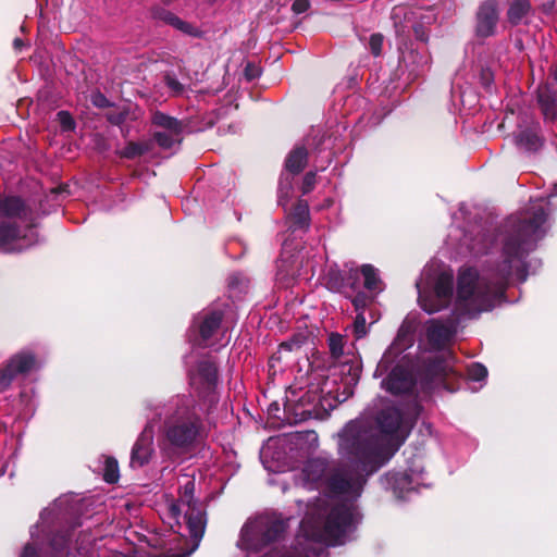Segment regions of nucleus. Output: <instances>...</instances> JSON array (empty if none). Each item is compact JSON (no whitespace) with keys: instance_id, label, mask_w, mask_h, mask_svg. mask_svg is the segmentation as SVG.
I'll return each instance as SVG.
<instances>
[{"instance_id":"nucleus-9","label":"nucleus","mask_w":557,"mask_h":557,"mask_svg":"<svg viewBox=\"0 0 557 557\" xmlns=\"http://www.w3.org/2000/svg\"><path fill=\"white\" fill-rule=\"evenodd\" d=\"M0 216L7 221L18 220L26 223V228L37 226L34 210L20 196H4L0 198Z\"/></svg>"},{"instance_id":"nucleus-60","label":"nucleus","mask_w":557,"mask_h":557,"mask_svg":"<svg viewBox=\"0 0 557 557\" xmlns=\"http://www.w3.org/2000/svg\"><path fill=\"white\" fill-rule=\"evenodd\" d=\"M44 10H45V8H44L42 3L39 2V13H40V16H44Z\"/></svg>"},{"instance_id":"nucleus-39","label":"nucleus","mask_w":557,"mask_h":557,"mask_svg":"<svg viewBox=\"0 0 557 557\" xmlns=\"http://www.w3.org/2000/svg\"><path fill=\"white\" fill-rule=\"evenodd\" d=\"M343 276L345 292H347L348 288L352 292H356L359 288L360 274L358 269H350L345 272Z\"/></svg>"},{"instance_id":"nucleus-23","label":"nucleus","mask_w":557,"mask_h":557,"mask_svg":"<svg viewBox=\"0 0 557 557\" xmlns=\"http://www.w3.org/2000/svg\"><path fill=\"white\" fill-rule=\"evenodd\" d=\"M330 495L338 496L347 494L352 487V481L343 471L334 470L325 481Z\"/></svg>"},{"instance_id":"nucleus-37","label":"nucleus","mask_w":557,"mask_h":557,"mask_svg":"<svg viewBox=\"0 0 557 557\" xmlns=\"http://www.w3.org/2000/svg\"><path fill=\"white\" fill-rule=\"evenodd\" d=\"M57 121L62 132H74L76 128L73 115L66 110H61L57 113Z\"/></svg>"},{"instance_id":"nucleus-57","label":"nucleus","mask_w":557,"mask_h":557,"mask_svg":"<svg viewBox=\"0 0 557 557\" xmlns=\"http://www.w3.org/2000/svg\"><path fill=\"white\" fill-rule=\"evenodd\" d=\"M554 4L555 2H544L542 5V11L547 14L552 13L554 10Z\"/></svg>"},{"instance_id":"nucleus-20","label":"nucleus","mask_w":557,"mask_h":557,"mask_svg":"<svg viewBox=\"0 0 557 557\" xmlns=\"http://www.w3.org/2000/svg\"><path fill=\"white\" fill-rule=\"evenodd\" d=\"M184 518L186 520L190 536L194 540L199 541L203 536L206 530V511L201 508L200 505L188 507L185 511Z\"/></svg>"},{"instance_id":"nucleus-56","label":"nucleus","mask_w":557,"mask_h":557,"mask_svg":"<svg viewBox=\"0 0 557 557\" xmlns=\"http://www.w3.org/2000/svg\"><path fill=\"white\" fill-rule=\"evenodd\" d=\"M240 277L238 274H232L228 278V286L232 288H235L239 285Z\"/></svg>"},{"instance_id":"nucleus-6","label":"nucleus","mask_w":557,"mask_h":557,"mask_svg":"<svg viewBox=\"0 0 557 557\" xmlns=\"http://www.w3.org/2000/svg\"><path fill=\"white\" fill-rule=\"evenodd\" d=\"M224 318L225 311L219 308H207L194 315L189 331L198 336L196 344L206 346L221 329Z\"/></svg>"},{"instance_id":"nucleus-44","label":"nucleus","mask_w":557,"mask_h":557,"mask_svg":"<svg viewBox=\"0 0 557 557\" xmlns=\"http://www.w3.org/2000/svg\"><path fill=\"white\" fill-rule=\"evenodd\" d=\"M315 184H317V173L313 171L307 172L302 178V184L300 187L302 195H307V194L311 193L314 189Z\"/></svg>"},{"instance_id":"nucleus-45","label":"nucleus","mask_w":557,"mask_h":557,"mask_svg":"<svg viewBox=\"0 0 557 557\" xmlns=\"http://www.w3.org/2000/svg\"><path fill=\"white\" fill-rule=\"evenodd\" d=\"M383 35L380 33H374L370 36L369 39V47L371 50V53L374 57H379L382 53V47H383Z\"/></svg>"},{"instance_id":"nucleus-8","label":"nucleus","mask_w":557,"mask_h":557,"mask_svg":"<svg viewBox=\"0 0 557 557\" xmlns=\"http://www.w3.org/2000/svg\"><path fill=\"white\" fill-rule=\"evenodd\" d=\"M354 507L348 503L333 506L326 517L324 531L327 536L337 541L345 536L354 520Z\"/></svg>"},{"instance_id":"nucleus-10","label":"nucleus","mask_w":557,"mask_h":557,"mask_svg":"<svg viewBox=\"0 0 557 557\" xmlns=\"http://www.w3.org/2000/svg\"><path fill=\"white\" fill-rule=\"evenodd\" d=\"M499 9L496 2H482L474 16V35L480 39L493 37L497 33Z\"/></svg>"},{"instance_id":"nucleus-55","label":"nucleus","mask_w":557,"mask_h":557,"mask_svg":"<svg viewBox=\"0 0 557 557\" xmlns=\"http://www.w3.org/2000/svg\"><path fill=\"white\" fill-rule=\"evenodd\" d=\"M170 512L173 518H177L181 515V503H174L170 506Z\"/></svg>"},{"instance_id":"nucleus-29","label":"nucleus","mask_w":557,"mask_h":557,"mask_svg":"<svg viewBox=\"0 0 557 557\" xmlns=\"http://www.w3.org/2000/svg\"><path fill=\"white\" fill-rule=\"evenodd\" d=\"M293 176L289 173L282 172L277 186V203L285 207L289 200L293 190Z\"/></svg>"},{"instance_id":"nucleus-3","label":"nucleus","mask_w":557,"mask_h":557,"mask_svg":"<svg viewBox=\"0 0 557 557\" xmlns=\"http://www.w3.org/2000/svg\"><path fill=\"white\" fill-rule=\"evenodd\" d=\"M202 428V419L195 406L180 405L163 423L164 442L174 451H188L196 443Z\"/></svg>"},{"instance_id":"nucleus-2","label":"nucleus","mask_w":557,"mask_h":557,"mask_svg":"<svg viewBox=\"0 0 557 557\" xmlns=\"http://www.w3.org/2000/svg\"><path fill=\"white\" fill-rule=\"evenodd\" d=\"M338 453L355 471L366 475L384 463L377 436L356 422H349L339 434Z\"/></svg>"},{"instance_id":"nucleus-38","label":"nucleus","mask_w":557,"mask_h":557,"mask_svg":"<svg viewBox=\"0 0 557 557\" xmlns=\"http://www.w3.org/2000/svg\"><path fill=\"white\" fill-rule=\"evenodd\" d=\"M344 273H341V272H331L330 275H329V278H327V288L333 290V292H337V293H342L346 296V294H348L347 292H345L344 289Z\"/></svg>"},{"instance_id":"nucleus-4","label":"nucleus","mask_w":557,"mask_h":557,"mask_svg":"<svg viewBox=\"0 0 557 557\" xmlns=\"http://www.w3.org/2000/svg\"><path fill=\"white\" fill-rule=\"evenodd\" d=\"M287 528V521L276 515L259 516L244 524L240 531V540L247 548L259 552L265 546L280 541Z\"/></svg>"},{"instance_id":"nucleus-17","label":"nucleus","mask_w":557,"mask_h":557,"mask_svg":"<svg viewBox=\"0 0 557 557\" xmlns=\"http://www.w3.org/2000/svg\"><path fill=\"white\" fill-rule=\"evenodd\" d=\"M536 104L545 122L557 120V94L548 84H541L535 91Z\"/></svg>"},{"instance_id":"nucleus-25","label":"nucleus","mask_w":557,"mask_h":557,"mask_svg":"<svg viewBox=\"0 0 557 557\" xmlns=\"http://www.w3.org/2000/svg\"><path fill=\"white\" fill-rule=\"evenodd\" d=\"M385 480L397 496L412 490V478L407 472H388Z\"/></svg>"},{"instance_id":"nucleus-58","label":"nucleus","mask_w":557,"mask_h":557,"mask_svg":"<svg viewBox=\"0 0 557 557\" xmlns=\"http://www.w3.org/2000/svg\"><path fill=\"white\" fill-rule=\"evenodd\" d=\"M23 46H24V41L21 38H15L13 40V47H14L15 50L20 51Z\"/></svg>"},{"instance_id":"nucleus-19","label":"nucleus","mask_w":557,"mask_h":557,"mask_svg":"<svg viewBox=\"0 0 557 557\" xmlns=\"http://www.w3.org/2000/svg\"><path fill=\"white\" fill-rule=\"evenodd\" d=\"M36 356L32 351H20L5 362V367L11 372L13 379L18 375H27L36 367Z\"/></svg>"},{"instance_id":"nucleus-35","label":"nucleus","mask_w":557,"mask_h":557,"mask_svg":"<svg viewBox=\"0 0 557 557\" xmlns=\"http://www.w3.org/2000/svg\"><path fill=\"white\" fill-rule=\"evenodd\" d=\"M346 297L351 299V304L357 312H363L373 302V297L361 290H358L355 296L346 294Z\"/></svg>"},{"instance_id":"nucleus-36","label":"nucleus","mask_w":557,"mask_h":557,"mask_svg":"<svg viewBox=\"0 0 557 557\" xmlns=\"http://www.w3.org/2000/svg\"><path fill=\"white\" fill-rule=\"evenodd\" d=\"M329 349L333 358H339L344 354V337L338 333H331Z\"/></svg>"},{"instance_id":"nucleus-49","label":"nucleus","mask_w":557,"mask_h":557,"mask_svg":"<svg viewBox=\"0 0 557 557\" xmlns=\"http://www.w3.org/2000/svg\"><path fill=\"white\" fill-rule=\"evenodd\" d=\"M127 117V113L125 111H119V112H110L107 114V121L112 124L120 126L122 125Z\"/></svg>"},{"instance_id":"nucleus-30","label":"nucleus","mask_w":557,"mask_h":557,"mask_svg":"<svg viewBox=\"0 0 557 557\" xmlns=\"http://www.w3.org/2000/svg\"><path fill=\"white\" fill-rule=\"evenodd\" d=\"M152 138L164 150L173 148L175 144H181L183 140L182 134H174L172 132H154Z\"/></svg>"},{"instance_id":"nucleus-40","label":"nucleus","mask_w":557,"mask_h":557,"mask_svg":"<svg viewBox=\"0 0 557 557\" xmlns=\"http://www.w3.org/2000/svg\"><path fill=\"white\" fill-rule=\"evenodd\" d=\"M70 543V534L67 532H58L55 533L51 541L50 545L55 552L64 550Z\"/></svg>"},{"instance_id":"nucleus-1","label":"nucleus","mask_w":557,"mask_h":557,"mask_svg":"<svg viewBox=\"0 0 557 557\" xmlns=\"http://www.w3.org/2000/svg\"><path fill=\"white\" fill-rule=\"evenodd\" d=\"M547 220L543 207L533 210L530 216H509L503 224V260L495 267L488 277L479 276L476 270L468 268L457 278L455 317L447 324L433 321L426 330L429 344L435 350L443 349L455 336L459 315L475 317L494 308L497 300L505 296L509 277L516 267L520 281H525L527 269L523 260L543 237L542 226Z\"/></svg>"},{"instance_id":"nucleus-12","label":"nucleus","mask_w":557,"mask_h":557,"mask_svg":"<svg viewBox=\"0 0 557 557\" xmlns=\"http://www.w3.org/2000/svg\"><path fill=\"white\" fill-rule=\"evenodd\" d=\"M404 422V413L396 406H386L383 407L375 417V423L379 431L386 435L396 437L397 448L405 442V435L399 436L398 433L401 430V425Z\"/></svg>"},{"instance_id":"nucleus-51","label":"nucleus","mask_w":557,"mask_h":557,"mask_svg":"<svg viewBox=\"0 0 557 557\" xmlns=\"http://www.w3.org/2000/svg\"><path fill=\"white\" fill-rule=\"evenodd\" d=\"M91 101L94 106L101 109L109 108L112 106L109 99L101 92H97L96 95H94Z\"/></svg>"},{"instance_id":"nucleus-5","label":"nucleus","mask_w":557,"mask_h":557,"mask_svg":"<svg viewBox=\"0 0 557 557\" xmlns=\"http://www.w3.org/2000/svg\"><path fill=\"white\" fill-rule=\"evenodd\" d=\"M456 377V371L443 357L426 359L420 371L423 388H431L433 384H442L449 392H454L455 387L450 385L449 381Z\"/></svg>"},{"instance_id":"nucleus-14","label":"nucleus","mask_w":557,"mask_h":557,"mask_svg":"<svg viewBox=\"0 0 557 557\" xmlns=\"http://www.w3.org/2000/svg\"><path fill=\"white\" fill-rule=\"evenodd\" d=\"M513 138L516 146L529 153L540 151L545 144L542 127L537 121H532L525 127L520 126Z\"/></svg>"},{"instance_id":"nucleus-47","label":"nucleus","mask_w":557,"mask_h":557,"mask_svg":"<svg viewBox=\"0 0 557 557\" xmlns=\"http://www.w3.org/2000/svg\"><path fill=\"white\" fill-rule=\"evenodd\" d=\"M304 341H305V337H302V336H294L289 341L283 342L280 345V348L284 349V350L293 351L294 349L300 348Z\"/></svg>"},{"instance_id":"nucleus-31","label":"nucleus","mask_w":557,"mask_h":557,"mask_svg":"<svg viewBox=\"0 0 557 557\" xmlns=\"http://www.w3.org/2000/svg\"><path fill=\"white\" fill-rule=\"evenodd\" d=\"M359 274L363 276V286L368 290H375L381 283L376 269L372 264H362Z\"/></svg>"},{"instance_id":"nucleus-21","label":"nucleus","mask_w":557,"mask_h":557,"mask_svg":"<svg viewBox=\"0 0 557 557\" xmlns=\"http://www.w3.org/2000/svg\"><path fill=\"white\" fill-rule=\"evenodd\" d=\"M309 151L304 145H296L286 156L284 170L292 175L300 174L308 164Z\"/></svg>"},{"instance_id":"nucleus-43","label":"nucleus","mask_w":557,"mask_h":557,"mask_svg":"<svg viewBox=\"0 0 557 557\" xmlns=\"http://www.w3.org/2000/svg\"><path fill=\"white\" fill-rule=\"evenodd\" d=\"M468 374L473 381H482L487 376V369L482 363H472L468 369Z\"/></svg>"},{"instance_id":"nucleus-41","label":"nucleus","mask_w":557,"mask_h":557,"mask_svg":"<svg viewBox=\"0 0 557 557\" xmlns=\"http://www.w3.org/2000/svg\"><path fill=\"white\" fill-rule=\"evenodd\" d=\"M165 86L173 92L174 96H180L184 92V85L172 74L166 73L163 77Z\"/></svg>"},{"instance_id":"nucleus-53","label":"nucleus","mask_w":557,"mask_h":557,"mask_svg":"<svg viewBox=\"0 0 557 557\" xmlns=\"http://www.w3.org/2000/svg\"><path fill=\"white\" fill-rule=\"evenodd\" d=\"M21 557H40L37 549L32 544H26Z\"/></svg>"},{"instance_id":"nucleus-7","label":"nucleus","mask_w":557,"mask_h":557,"mask_svg":"<svg viewBox=\"0 0 557 557\" xmlns=\"http://www.w3.org/2000/svg\"><path fill=\"white\" fill-rule=\"evenodd\" d=\"M431 296L419 297L420 307L428 313H435L446 309L454 295V276L451 273L442 272L435 283Z\"/></svg>"},{"instance_id":"nucleus-22","label":"nucleus","mask_w":557,"mask_h":557,"mask_svg":"<svg viewBox=\"0 0 557 557\" xmlns=\"http://www.w3.org/2000/svg\"><path fill=\"white\" fill-rule=\"evenodd\" d=\"M289 228L295 232L297 230H308L310 226L309 205L306 200L299 199L288 214Z\"/></svg>"},{"instance_id":"nucleus-26","label":"nucleus","mask_w":557,"mask_h":557,"mask_svg":"<svg viewBox=\"0 0 557 557\" xmlns=\"http://www.w3.org/2000/svg\"><path fill=\"white\" fill-rule=\"evenodd\" d=\"M276 10L281 15L277 17H273V22L280 23L285 20L287 14H292V16H297L301 13L307 12L310 9V2H293L292 5H288V2H272L271 10Z\"/></svg>"},{"instance_id":"nucleus-24","label":"nucleus","mask_w":557,"mask_h":557,"mask_svg":"<svg viewBox=\"0 0 557 557\" xmlns=\"http://www.w3.org/2000/svg\"><path fill=\"white\" fill-rule=\"evenodd\" d=\"M151 124L156 127L162 128V132H172L174 134H182L184 129L182 121L161 111L152 113Z\"/></svg>"},{"instance_id":"nucleus-42","label":"nucleus","mask_w":557,"mask_h":557,"mask_svg":"<svg viewBox=\"0 0 557 557\" xmlns=\"http://www.w3.org/2000/svg\"><path fill=\"white\" fill-rule=\"evenodd\" d=\"M368 333L367 320L363 312H357L354 321V334L356 338H362Z\"/></svg>"},{"instance_id":"nucleus-32","label":"nucleus","mask_w":557,"mask_h":557,"mask_svg":"<svg viewBox=\"0 0 557 557\" xmlns=\"http://www.w3.org/2000/svg\"><path fill=\"white\" fill-rule=\"evenodd\" d=\"M326 470V462L323 459H311L305 466V472L309 480L319 481Z\"/></svg>"},{"instance_id":"nucleus-52","label":"nucleus","mask_w":557,"mask_h":557,"mask_svg":"<svg viewBox=\"0 0 557 557\" xmlns=\"http://www.w3.org/2000/svg\"><path fill=\"white\" fill-rule=\"evenodd\" d=\"M245 77L251 82L260 75V70L252 63H247L244 70Z\"/></svg>"},{"instance_id":"nucleus-34","label":"nucleus","mask_w":557,"mask_h":557,"mask_svg":"<svg viewBox=\"0 0 557 557\" xmlns=\"http://www.w3.org/2000/svg\"><path fill=\"white\" fill-rule=\"evenodd\" d=\"M195 493V481L188 480L183 486L180 488V498L178 502L182 505H186L188 507L198 506V502L194 498Z\"/></svg>"},{"instance_id":"nucleus-11","label":"nucleus","mask_w":557,"mask_h":557,"mask_svg":"<svg viewBox=\"0 0 557 557\" xmlns=\"http://www.w3.org/2000/svg\"><path fill=\"white\" fill-rule=\"evenodd\" d=\"M189 376L191 385L195 386L199 395L207 396L216 387L219 379L218 366L210 358L199 360L196 366V374L190 373Z\"/></svg>"},{"instance_id":"nucleus-33","label":"nucleus","mask_w":557,"mask_h":557,"mask_svg":"<svg viewBox=\"0 0 557 557\" xmlns=\"http://www.w3.org/2000/svg\"><path fill=\"white\" fill-rule=\"evenodd\" d=\"M102 478L104 482L114 484L120 479L119 463L114 457H107L104 460V468Z\"/></svg>"},{"instance_id":"nucleus-46","label":"nucleus","mask_w":557,"mask_h":557,"mask_svg":"<svg viewBox=\"0 0 557 557\" xmlns=\"http://www.w3.org/2000/svg\"><path fill=\"white\" fill-rule=\"evenodd\" d=\"M13 381L14 379L11 372L5 366H3L0 369V394L5 392L11 386Z\"/></svg>"},{"instance_id":"nucleus-18","label":"nucleus","mask_w":557,"mask_h":557,"mask_svg":"<svg viewBox=\"0 0 557 557\" xmlns=\"http://www.w3.org/2000/svg\"><path fill=\"white\" fill-rule=\"evenodd\" d=\"M24 238L22 227L16 221H0V251L4 253L15 252V243Z\"/></svg>"},{"instance_id":"nucleus-13","label":"nucleus","mask_w":557,"mask_h":557,"mask_svg":"<svg viewBox=\"0 0 557 557\" xmlns=\"http://www.w3.org/2000/svg\"><path fill=\"white\" fill-rule=\"evenodd\" d=\"M153 428L147 424L138 435L132 451H131V467L141 468L146 466L153 454Z\"/></svg>"},{"instance_id":"nucleus-48","label":"nucleus","mask_w":557,"mask_h":557,"mask_svg":"<svg viewBox=\"0 0 557 557\" xmlns=\"http://www.w3.org/2000/svg\"><path fill=\"white\" fill-rule=\"evenodd\" d=\"M480 82L482 86L488 89L494 82V74L490 67H482L480 71Z\"/></svg>"},{"instance_id":"nucleus-16","label":"nucleus","mask_w":557,"mask_h":557,"mask_svg":"<svg viewBox=\"0 0 557 557\" xmlns=\"http://www.w3.org/2000/svg\"><path fill=\"white\" fill-rule=\"evenodd\" d=\"M151 15L154 20L161 21L166 25L172 26L173 28L180 30L181 33L194 37L200 38L202 37V32L196 27L194 24L183 21L181 17L172 13L171 11L162 8L160 5H156L151 9Z\"/></svg>"},{"instance_id":"nucleus-50","label":"nucleus","mask_w":557,"mask_h":557,"mask_svg":"<svg viewBox=\"0 0 557 557\" xmlns=\"http://www.w3.org/2000/svg\"><path fill=\"white\" fill-rule=\"evenodd\" d=\"M412 29H413V34H414V37L416 39L422 41V42H428L429 40V30L426 27H424V25L422 23H416L413 26H412Z\"/></svg>"},{"instance_id":"nucleus-61","label":"nucleus","mask_w":557,"mask_h":557,"mask_svg":"<svg viewBox=\"0 0 557 557\" xmlns=\"http://www.w3.org/2000/svg\"><path fill=\"white\" fill-rule=\"evenodd\" d=\"M486 251H487V248L485 247V248H483V249H479V250L476 251V253H486Z\"/></svg>"},{"instance_id":"nucleus-62","label":"nucleus","mask_w":557,"mask_h":557,"mask_svg":"<svg viewBox=\"0 0 557 557\" xmlns=\"http://www.w3.org/2000/svg\"><path fill=\"white\" fill-rule=\"evenodd\" d=\"M554 78L557 81V70L555 71Z\"/></svg>"},{"instance_id":"nucleus-28","label":"nucleus","mask_w":557,"mask_h":557,"mask_svg":"<svg viewBox=\"0 0 557 557\" xmlns=\"http://www.w3.org/2000/svg\"><path fill=\"white\" fill-rule=\"evenodd\" d=\"M530 10V2H511L507 11L508 22L512 26L519 25L522 22V20L529 14Z\"/></svg>"},{"instance_id":"nucleus-15","label":"nucleus","mask_w":557,"mask_h":557,"mask_svg":"<svg viewBox=\"0 0 557 557\" xmlns=\"http://www.w3.org/2000/svg\"><path fill=\"white\" fill-rule=\"evenodd\" d=\"M383 387L393 395L409 394L413 391L416 382L411 373L403 366H395L382 381Z\"/></svg>"},{"instance_id":"nucleus-54","label":"nucleus","mask_w":557,"mask_h":557,"mask_svg":"<svg viewBox=\"0 0 557 557\" xmlns=\"http://www.w3.org/2000/svg\"><path fill=\"white\" fill-rule=\"evenodd\" d=\"M348 373L351 375V380L354 381V384H357L361 374V368L360 367H354L350 366Z\"/></svg>"},{"instance_id":"nucleus-59","label":"nucleus","mask_w":557,"mask_h":557,"mask_svg":"<svg viewBox=\"0 0 557 557\" xmlns=\"http://www.w3.org/2000/svg\"><path fill=\"white\" fill-rule=\"evenodd\" d=\"M270 410H278V405L276 403L271 404Z\"/></svg>"},{"instance_id":"nucleus-27","label":"nucleus","mask_w":557,"mask_h":557,"mask_svg":"<svg viewBox=\"0 0 557 557\" xmlns=\"http://www.w3.org/2000/svg\"><path fill=\"white\" fill-rule=\"evenodd\" d=\"M152 149L151 141H128L123 150L117 151L116 153L122 159L134 160L138 157H141L149 152Z\"/></svg>"}]
</instances>
